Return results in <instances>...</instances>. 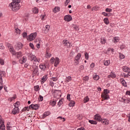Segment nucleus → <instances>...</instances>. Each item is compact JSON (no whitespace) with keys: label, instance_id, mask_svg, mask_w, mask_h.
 I'll return each mask as SVG.
<instances>
[{"label":"nucleus","instance_id":"nucleus-56","mask_svg":"<svg viewBox=\"0 0 130 130\" xmlns=\"http://www.w3.org/2000/svg\"><path fill=\"white\" fill-rule=\"evenodd\" d=\"M67 100H69V101H71V94H68L67 96Z\"/></svg>","mask_w":130,"mask_h":130},{"label":"nucleus","instance_id":"nucleus-16","mask_svg":"<svg viewBox=\"0 0 130 130\" xmlns=\"http://www.w3.org/2000/svg\"><path fill=\"white\" fill-rule=\"evenodd\" d=\"M58 64H59V58L55 57L54 59V67H57Z\"/></svg>","mask_w":130,"mask_h":130},{"label":"nucleus","instance_id":"nucleus-46","mask_svg":"<svg viewBox=\"0 0 130 130\" xmlns=\"http://www.w3.org/2000/svg\"><path fill=\"white\" fill-rule=\"evenodd\" d=\"M6 46H7V47L8 48V49H9V48H11V47H12L13 46L11 44H10L9 43H7Z\"/></svg>","mask_w":130,"mask_h":130},{"label":"nucleus","instance_id":"nucleus-34","mask_svg":"<svg viewBox=\"0 0 130 130\" xmlns=\"http://www.w3.org/2000/svg\"><path fill=\"white\" fill-rule=\"evenodd\" d=\"M45 56L46 58H49V57H51V54L47 51Z\"/></svg>","mask_w":130,"mask_h":130},{"label":"nucleus","instance_id":"nucleus-42","mask_svg":"<svg viewBox=\"0 0 130 130\" xmlns=\"http://www.w3.org/2000/svg\"><path fill=\"white\" fill-rule=\"evenodd\" d=\"M34 90L35 91H36V92L39 91L40 88H39V85H36L34 86Z\"/></svg>","mask_w":130,"mask_h":130},{"label":"nucleus","instance_id":"nucleus-63","mask_svg":"<svg viewBox=\"0 0 130 130\" xmlns=\"http://www.w3.org/2000/svg\"><path fill=\"white\" fill-rule=\"evenodd\" d=\"M11 126H9L8 124H7V130H11Z\"/></svg>","mask_w":130,"mask_h":130},{"label":"nucleus","instance_id":"nucleus-61","mask_svg":"<svg viewBox=\"0 0 130 130\" xmlns=\"http://www.w3.org/2000/svg\"><path fill=\"white\" fill-rule=\"evenodd\" d=\"M70 2H71V0H66L65 2V5L68 6V5H69V3H70Z\"/></svg>","mask_w":130,"mask_h":130},{"label":"nucleus","instance_id":"nucleus-18","mask_svg":"<svg viewBox=\"0 0 130 130\" xmlns=\"http://www.w3.org/2000/svg\"><path fill=\"white\" fill-rule=\"evenodd\" d=\"M33 69H34L32 70L33 73L34 74H37L38 73V70H39L38 67L36 66H33Z\"/></svg>","mask_w":130,"mask_h":130},{"label":"nucleus","instance_id":"nucleus-28","mask_svg":"<svg viewBox=\"0 0 130 130\" xmlns=\"http://www.w3.org/2000/svg\"><path fill=\"white\" fill-rule=\"evenodd\" d=\"M20 104H20V102L17 101V102H16L14 104V106L16 108H19Z\"/></svg>","mask_w":130,"mask_h":130},{"label":"nucleus","instance_id":"nucleus-60","mask_svg":"<svg viewBox=\"0 0 130 130\" xmlns=\"http://www.w3.org/2000/svg\"><path fill=\"white\" fill-rule=\"evenodd\" d=\"M50 85L51 86V87H53L54 83H53V81H52V80L50 81Z\"/></svg>","mask_w":130,"mask_h":130},{"label":"nucleus","instance_id":"nucleus-6","mask_svg":"<svg viewBox=\"0 0 130 130\" xmlns=\"http://www.w3.org/2000/svg\"><path fill=\"white\" fill-rule=\"evenodd\" d=\"M4 76H5V72L0 70V90H2L4 88V85H3V77Z\"/></svg>","mask_w":130,"mask_h":130},{"label":"nucleus","instance_id":"nucleus-52","mask_svg":"<svg viewBox=\"0 0 130 130\" xmlns=\"http://www.w3.org/2000/svg\"><path fill=\"white\" fill-rule=\"evenodd\" d=\"M106 12H107V13H111V12H112V9L107 8L106 9Z\"/></svg>","mask_w":130,"mask_h":130},{"label":"nucleus","instance_id":"nucleus-35","mask_svg":"<svg viewBox=\"0 0 130 130\" xmlns=\"http://www.w3.org/2000/svg\"><path fill=\"white\" fill-rule=\"evenodd\" d=\"M17 58H20L21 56H22V53L21 52H18L17 53L16 52V55Z\"/></svg>","mask_w":130,"mask_h":130},{"label":"nucleus","instance_id":"nucleus-38","mask_svg":"<svg viewBox=\"0 0 130 130\" xmlns=\"http://www.w3.org/2000/svg\"><path fill=\"white\" fill-rule=\"evenodd\" d=\"M89 123H91V124H97V121H94L92 120H89Z\"/></svg>","mask_w":130,"mask_h":130},{"label":"nucleus","instance_id":"nucleus-44","mask_svg":"<svg viewBox=\"0 0 130 130\" xmlns=\"http://www.w3.org/2000/svg\"><path fill=\"white\" fill-rule=\"evenodd\" d=\"M63 101V100H62V99H60L58 103V105L59 106H60L62 104Z\"/></svg>","mask_w":130,"mask_h":130},{"label":"nucleus","instance_id":"nucleus-14","mask_svg":"<svg viewBox=\"0 0 130 130\" xmlns=\"http://www.w3.org/2000/svg\"><path fill=\"white\" fill-rule=\"evenodd\" d=\"M10 52L13 55H16V51L14 49V47L13 46L11 47L9 49H8Z\"/></svg>","mask_w":130,"mask_h":130},{"label":"nucleus","instance_id":"nucleus-3","mask_svg":"<svg viewBox=\"0 0 130 130\" xmlns=\"http://www.w3.org/2000/svg\"><path fill=\"white\" fill-rule=\"evenodd\" d=\"M36 37H37V32L32 33L27 37V40L30 42L33 41Z\"/></svg>","mask_w":130,"mask_h":130},{"label":"nucleus","instance_id":"nucleus-21","mask_svg":"<svg viewBox=\"0 0 130 130\" xmlns=\"http://www.w3.org/2000/svg\"><path fill=\"white\" fill-rule=\"evenodd\" d=\"M20 63L23 64L26 62V57H23L21 59H19Z\"/></svg>","mask_w":130,"mask_h":130},{"label":"nucleus","instance_id":"nucleus-54","mask_svg":"<svg viewBox=\"0 0 130 130\" xmlns=\"http://www.w3.org/2000/svg\"><path fill=\"white\" fill-rule=\"evenodd\" d=\"M15 32L17 34H20V33H21V30H20L19 28H16L15 29Z\"/></svg>","mask_w":130,"mask_h":130},{"label":"nucleus","instance_id":"nucleus-19","mask_svg":"<svg viewBox=\"0 0 130 130\" xmlns=\"http://www.w3.org/2000/svg\"><path fill=\"white\" fill-rule=\"evenodd\" d=\"M48 78L47 77V75L44 76L41 80L42 84H44V83L46 82V80H47Z\"/></svg>","mask_w":130,"mask_h":130},{"label":"nucleus","instance_id":"nucleus-22","mask_svg":"<svg viewBox=\"0 0 130 130\" xmlns=\"http://www.w3.org/2000/svg\"><path fill=\"white\" fill-rule=\"evenodd\" d=\"M100 77L98 75L95 74V75H93L92 76V79L94 80V81H98V80H99L100 79Z\"/></svg>","mask_w":130,"mask_h":130},{"label":"nucleus","instance_id":"nucleus-36","mask_svg":"<svg viewBox=\"0 0 130 130\" xmlns=\"http://www.w3.org/2000/svg\"><path fill=\"white\" fill-rule=\"evenodd\" d=\"M89 100H90V99H89V96H86L84 99V103H87V102H88Z\"/></svg>","mask_w":130,"mask_h":130},{"label":"nucleus","instance_id":"nucleus-55","mask_svg":"<svg viewBox=\"0 0 130 130\" xmlns=\"http://www.w3.org/2000/svg\"><path fill=\"white\" fill-rule=\"evenodd\" d=\"M15 98H16V97L9 98L8 99V100H9V101H10V102H12V101H13V100H15Z\"/></svg>","mask_w":130,"mask_h":130},{"label":"nucleus","instance_id":"nucleus-58","mask_svg":"<svg viewBox=\"0 0 130 130\" xmlns=\"http://www.w3.org/2000/svg\"><path fill=\"white\" fill-rule=\"evenodd\" d=\"M30 109H31V108H30V106H29V107H25L24 109L22 110V111H25V110L28 111Z\"/></svg>","mask_w":130,"mask_h":130},{"label":"nucleus","instance_id":"nucleus-25","mask_svg":"<svg viewBox=\"0 0 130 130\" xmlns=\"http://www.w3.org/2000/svg\"><path fill=\"white\" fill-rule=\"evenodd\" d=\"M48 115H50V112L47 111L44 113L43 115V118H45V117H46V116H48Z\"/></svg>","mask_w":130,"mask_h":130},{"label":"nucleus","instance_id":"nucleus-23","mask_svg":"<svg viewBox=\"0 0 130 130\" xmlns=\"http://www.w3.org/2000/svg\"><path fill=\"white\" fill-rule=\"evenodd\" d=\"M108 78L110 79H111V78L114 79V78H116V75L113 73H111L108 76Z\"/></svg>","mask_w":130,"mask_h":130},{"label":"nucleus","instance_id":"nucleus-20","mask_svg":"<svg viewBox=\"0 0 130 130\" xmlns=\"http://www.w3.org/2000/svg\"><path fill=\"white\" fill-rule=\"evenodd\" d=\"M120 83L122 84V86L124 87H126V82L123 79H121L120 80Z\"/></svg>","mask_w":130,"mask_h":130},{"label":"nucleus","instance_id":"nucleus-53","mask_svg":"<svg viewBox=\"0 0 130 130\" xmlns=\"http://www.w3.org/2000/svg\"><path fill=\"white\" fill-rule=\"evenodd\" d=\"M0 63L2 66H4V64H5V61H4V59L2 58L0 59Z\"/></svg>","mask_w":130,"mask_h":130},{"label":"nucleus","instance_id":"nucleus-64","mask_svg":"<svg viewBox=\"0 0 130 130\" xmlns=\"http://www.w3.org/2000/svg\"><path fill=\"white\" fill-rule=\"evenodd\" d=\"M77 130H86V129H85L84 127H80V128H78V129H77Z\"/></svg>","mask_w":130,"mask_h":130},{"label":"nucleus","instance_id":"nucleus-31","mask_svg":"<svg viewBox=\"0 0 130 130\" xmlns=\"http://www.w3.org/2000/svg\"><path fill=\"white\" fill-rule=\"evenodd\" d=\"M122 102H123L124 103H126V104H128L130 102V99L129 98H127V99H122Z\"/></svg>","mask_w":130,"mask_h":130},{"label":"nucleus","instance_id":"nucleus-51","mask_svg":"<svg viewBox=\"0 0 130 130\" xmlns=\"http://www.w3.org/2000/svg\"><path fill=\"white\" fill-rule=\"evenodd\" d=\"M54 59H55V58H54V57H52L50 59V62L51 63H52V64H53V63H54Z\"/></svg>","mask_w":130,"mask_h":130},{"label":"nucleus","instance_id":"nucleus-12","mask_svg":"<svg viewBox=\"0 0 130 130\" xmlns=\"http://www.w3.org/2000/svg\"><path fill=\"white\" fill-rule=\"evenodd\" d=\"M64 21H67V22H70V21H72V20H73V18L71 15H66L64 17Z\"/></svg>","mask_w":130,"mask_h":130},{"label":"nucleus","instance_id":"nucleus-5","mask_svg":"<svg viewBox=\"0 0 130 130\" xmlns=\"http://www.w3.org/2000/svg\"><path fill=\"white\" fill-rule=\"evenodd\" d=\"M29 56H30L31 60H34V61L35 62H40V60H41V59H40V58L39 57H36V56L32 54H30V55H29Z\"/></svg>","mask_w":130,"mask_h":130},{"label":"nucleus","instance_id":"nucleus-49","mask_svg":"<svg viewBox=\"0 0 130 130\" xmlns=\"http://www.w3.org/2000/svg\"><path fill=\"white\" fill-rule=\"evenodd\" d=\"M85 57L86 59H89V54L87 52L85 53Z\"/></svg>","mask_w":130,"mask_h":130},{"label":"nucleus","instance_id":"nucleus-62","mask_svg":"<svg viewBox=\"0 0 130 130\" xmlns=\"http://www.w3.org/2000/svg\"><path fill=\"white\" fill-rule=\"evenodd\" d=\"M125 48V45H122L120 46V49H124Z\"/></svg>","mask_w":130,"mask_h":130},{"label":"nucleus","instance_id":"nucleus-10","mask_svg":"<svg viewBox=\"0 0 130 130\" xmlns=\"http://www.w3.org/2000/svg\"><path fill=\"white\" fill-rule=\"evenodd\" d=\"M20 112V109L19 108H14L12 111V114L16 115V114H18Z\"/></svg>","mask_w":130,"mask_h":130},{"label":"nucleus","instance_id":"nucleus-15","mask_svg":"<svg viewBox=\"0 0 130 130\" xmlns=\"http://www.w3.org/2000/svg\"><path fill=\"white\" fill-rule=\"evenodd\" d=\"M29 108H31V109H34L35 110H37V109H38V105L31 104V105H30Z\"/></svg>","mask_w":130,"mask_h":130},{"label":"nucleus","instance_id":"nucleus-50","mask_svg":"<svg viewBox=\"0 0 130 130\" xmlns=\"http://www.w3.org/2000/svg\"><path fill=\"white\" fill-rule=\"evenodd\" d=\"M125 56H124L123 54L120 53L119 54V58H120L121 59H123V58H124Z\"/></svg>","mask_w":130,"mask_h":130},{"label":"nucleus","instance_id":"nucleus-17","mask_svg":"<svg viewBox=\"0 0 130 130\" xmlns=\"http://www.w3.org/2000/svg\"><path fill=\"white\" fill-rule=\"evenodd\" d=\"M101 122H102V123H105L106 125L109 124V120H108L107 119H102Z\"/></svg>","mask_w":130,"mask_h":130},{"label":"nucleus","instance_id":"nucleus-8","mask_svg":"<svg viewBox=\"0 0 130 130\" xmlns=\"http://www.w3.org/2000/svg\"><path fill=\"white\" fill-rule=\"evenodd\" d=\"M93 119L96 120V121L100 122L102 120V118L99 114H96L93 116Z\"/></svg>","mask_w":130,"mask_h":130},{"label":"nucleus","instance_id":"nucleus-45","mask_svg":"<svg viewBox=\"0 0 130 130\" xmlns=\"http://www.w3.org/2000/svg\"><path fill=\"white\" fill-rule=\"evenodd\" d=\"M29 47L31 48V49H35V48H34V45L32 43H30L29 44Z\"/></svg>","mask_w":130,"mask_h":130},{"label":"nucleus","instance_id":"nucleus-1","mask_svg":"<svg viewBox=\"0 0 130 130\" xmlns=\"http://www.w3.org/2000/svg\"><path fill=\"white\" fill-rule=\"evenodd\" d=\"M19 3H21V0H13V2L9 4V7L12 11H18L20 8Z\"/></svg>","mask_w":130,"mask_h":130},{"label":"nucleus","instance_id":"nucleus-11","mask_svg":"<svg viewBox=\"0 0 130 130\" xmlns=\"http://www.w3.org/2000/svg\"><path fill=\"white\" fill-rule=\"evenodd\" d=\"M62 43L64 46H67V47H71V44L70 43V41L67 40H64L62 41Z\"/></svg>","mask_w":130,"mask_h":130},{"label":"nucleus","instance_id":"nucleus-26","mask_svg":"<svg viewBox=\"0 0 130 130\" xmlns=\"http://www.w3.org/2000/svg\"><path fill=\"white\" fill-rule=\"evenodd\" d=\"M60 11V8L59 7H55L54 9H53V13H57Z\"/></svg>","mask_w":130,"mask_h":130},{"label":"nucleus","instance_id":"nucleus-2","mask_svg":"<svg viewBox=\"0 0 130 130\" xmlns=\"http://www.w3.org/2000/svg\"><path fill=\"white\" fill-rule=\"evenodd\" d=\"M122 70L125 73L124 74L125 78H128V77H130V69L128 67L124 66L122 68Z\"/></svg>","mask_w":130,"mask_h":130},{"label":"nucleus","instance_id":"nucleus-29","mask_svg":"<svg viewBox=\"0 0 130 130\" xmlns=\"http://www.w3.org/2000/svg\"><path fill=\"white\" fill-rule=\"evenodd\" d=\"M50 29V26L48 25H46L45 29V33H48L49 32V30Z\"/></svg>","mask_w":130,"mask_h":130},{"label":"nucleus","instance_id":"nucleus-48","mask_svg":"<svg viewBox=\"0 0 130 130\" xmlns=\"http://www.w3.org/2000/svg\"><path fill=\"white\" fill-rule=\"evenodd\" d=\"M58 78L57 77H52L51 78V81H53L54 82H56Z\"/></svg>","mask_w":130,"mask_h":130},{"label":"nucleus","instance_id":"nucleus-59","mask_svg":"<svg viewBox=\"0 0 130 130\" xmlns=\"http://www.w3.org/2000/svg\"><path fill=\"white\" fill-rule=\"evenodd\" d=\"M39 100L40 101H43V96L42 95H39Z\"/></svg>","mask_w":130,"mask_h":130},{"label":"nucleus","instance_id":"nucleus-27","mask_svg":"<svg viewBox=\"0 0 130 130\" xmlns=\"http://www.w3.org/2000/svg\"><path fill=\"white\" fill-rule=\"evenodd\" d=\"M32 11L34 13V14H38V12H39V10H38V8L35 7L32 9Z\"/></svg>","mask_w":130,"mask_h":130},{"label":"nucleus","instance_id":"nucleus-40","mask_svg":"<svg viewBox=\"0 0 130 130\" xmlns=\"http://www.w3.org/2000/svg\"><path fill=\"white\" fill-rule=\"evenodd\" d=\"M104 23H106V25H108L109 24V20H108V18H105L104 19Z\"/></svg>","mask_w":130,"mask_h":130},{"label":"nucleus","instance_id":"nucleus-4","mask_svg":"<svg viewBox=\"0 0 130 130\" xmlns=\"http://www.w3.org/2000/svg\"><path fill=\"white\" fill-rule=\"evenodd\" d=\"M109 90L108 89H104V92L102 93V97L105 99L107 100L109 98Z\"/></svg>","mask_w":130,"mask_h":130},{"label":"nucleus","instance_id":"nucleus-9","mask_svg":"<svg viewBox=\"0 0 130 130\" xmlns=\"http://www.w3.org/2000/svg\"><path fill=\"white\" fill-rule=\"evenodd\" d=\"M0 130H6V126L5 125V121L1 119L0 121Z\"/></svg>","mask_w":130,"mask_h":130},{"label":"nucleus","instance_id":"nucleus-13","mask_svg":"<svg viewBox=\"0 0 130 130\" xmlns=\"http://www.w3.org/2000/svg\"><path fill=\"white\" fill-rule=\"evenodd\" d=\"M47 68H48V65H45V64H41L40 65V69L42 71H45Z\"/></svg>","mask_w":130,"mask_h":130},{"label":"nucleus","instance_id":"nucleus-41","mask_svg":"<svg viewBox=\"0 0 130 130\" xmlns=\"http://www.w3.org/2000/svg\"><path fill=\"white\" fill-rule=\"evenodd\" d=\"M17 47H18L19 49H21V48L23 47V44H22V43H18L17 44Z\"/></svg>","mask_w":130,"mask_h":130},{"label":"nucleus","instance_id":"nucleus-33","mask_svg":"<svg viewBox=\"0 0 130 130\" xmlns=\"http://www.w3.org/2000/svg\"><path fill=\"white\" fill-rule=\"evenodd\" d=\"M71 81H72V77L68 76L66 77V82H67V83H69V82H71Z\"/></svg>","mask_w":130,"mask_h":130},{"label":"nucleus","instance_id":"nucleus-39","mask_svg":"<svg viewBox=\"0 0 130 130\" xmlns=\"http://www.w3.org/2000/svg\"><path fill=\"white\" fill-rule=\"evenodd\" d=\"M89 76H85L83 78V80L84 81V82H88L89 81Z\"/></svg>","mask_w":130,"mask_h":130},{"label":"nucleus","instance_id":"nucleus-32","mask_svg":"<svg viewBox=\"0 0 130 130\" xmlns=\"http://www.w3.org/2000/svg\"><path fill=\"white\" fill-rule=\"evenodd\" d=\"M119 41V38L118 37H115L114 38V39L112 40V42L114 43H116L117 42H118Z\"/></svg>","mask_w":130,"mask_h":130},{"label":"nucleus","instance_id":"nucleus-43","mask_svg":"<svg viewBox=\"0 0 130 130\" xmlns=\"http://www.w3.org/2000/svg\"><path fill=\"white\" fill-rule=\"evenodd\" d=\"M101 43H102V44H105V43H106V40H105L104 38L101 39Z\"/></svg>","mask_w":130,"mask_h":130},{"label":"nucleus","instance_id":"nucleus-24","mask_svg":"<svg viewBox=\"0 0 130 130\" xmlns=\"http://www.w3.org/2000/svg\"><path fill=\"white\" fill-rule=\"evenodd\" d=\"M70 103L69 104V106H70V107H74V106H75V104H76V102H75V101H70Z\"/></svg>","mask_w":130,"mask_h":130},{"label":"nucleus","instance_id":"nucleus-37","mask_svg":"<svg viewBox=\"0 0 130 130\" xmlns=\"http://www.w3.org/2000/svg\"><path fill=\"white\" fill-rule=\"evenodd\" d=\"M50 103L51 105H52V106L53 107L55 106V105L56 104V101L54 100L52 102H50Z\"/></svg>","mask_w":130,"mask_h":130},{"label":"nucleus","instance_id":"nucleus-47","mask_svg":"<svg viewBox=\"0 0 130 130\" xmlns=\"http://www.w3.org/2000/svg\"><path fill=\"white\" fill-rule=\"evenodd\" d=\"M77 117L79 120H81L82 118H83V116H82V115H77Z\"/></svg>","mask_w":130,"mask_h":130},{"label":"nucleus","instance_id":"nucleus-30","mask_svg":"<svg viewBox=\"0 0 130 130\" xmlns=\"http://www.w3.org/2000/svg\"><path fill=\"white\" fill-rule=\"evenodd\" d=\"M104 66H106L107 67H108V66H109L110 64V60H107L104 61Z\"/></svg>","mask_w":130,"mask_h":130},{"label":"nucleus","instance_id":"nucleus-57","mask_svg":"<svg viewBox=\"0 0 130 130\" xmlns=\"http://www.w3.org/2000/svg\"><path fill=\"white\" fill-rule=\"evenodd\" d=\"M23 38H26V37H27V32H24L22 34Z\"/></svg>","mask_w":130,"mask_h":130},{"label":"nucleus","instance_id":"nucleus-7","mask_svg":"<svg viewBox=\"0 0 130 130\" xmlns=\"http://www.w3.org/2000/svg\"><path fill=\"white\" fill-rule=\"evenodd\" d=\"M81 56H82V55L81 53L77 54V56L75 58L74 61L75 62L76 64H79L80 63V62L79 60H80V58H81Z\"/></svg>","mask_w":130,"mask_h":130}]
</instances>
